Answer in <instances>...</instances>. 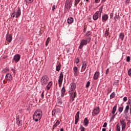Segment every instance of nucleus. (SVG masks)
<instances>
[{"label": "nucleus", "instance_id": "nucleus-52", "mask_svg": "<svg viewBox=\"0 0 131 131\" xmlns=\"http://www.w3.org/2000/svg\"><path fill=\"white\" fill-rule=\"evenodd\" d=\"M102 127H107V122H104Z\"/></svg>", "mask_w": 131, "mask_h": 131}, {"label": "nucleus", "instance_id": "nucleus-31", "mask_svg": "<svg viewBox=\"0 0 131 131\" xmlns=\"http://www.w3.org/2000/svg\"><path fill=\"white\" fill-rule=\"evenodd\" d=\"M56 71H60L61 70V63H59L56 66Z\"/></svg>", "mask_w": 131, "mask_h": 131}, {"label": "nucleus", "instance_id": "nucleus-11", "mask_svg": "<svg viewBox=\"0 0 131 131\" xmlns=\"http://www.w3.org/2000/svg\"><path fill=\"white\" fill-rule=\"evenodd\" d=\"M129 110L130 111V114H131V104L130 105V107L129 105H128L126 106L125 110L124 111V114H127V113H128Z\"/></svg>", "mask_w": 131, "mask_h": 131}, {"label": "nucleus", "instance_id": "nucleus-45", "mask_svg": "<svg viewBox=\"0 0 131 131\" xmlns=\"http://www.w3.org/2000/svg\"><path fill=\"white\" fill-rule=\"evenodd\" d=\"M117 114V113L116 114H115V115L114 114V115L112 116V117L111 118V120H114V118H115Z\"/></svg>", "mask_w": 131, "mask_h": 131}, {"label": "nucleus", "instance_id": "nucleus-62", "mask_svg": "<svg viewBox=\"0 0 131 131\" xmlns=\"http://www.w3.org/2000/svg\"><path fill=\"white\" fill-rule=\"evenodd\" d=\"M125 118H126V119H128V116H127V115L126 114H125Z\"/></svg>", "mask_w": 131, "mask_h": 131}, {"label": "nucleus", "instance_id": "nucleus-25", "mask_svg": "<svg viewBox=\"0 0 131 131\" xmlns=\"http://www.w3.org/2000/svg\"><path fill=\"white\" fill-rule=\"evenodd\" d=\"M73 71L74 75L77 76V71H78V68L77 67H74Z\"/></svg>", "mask_w": 131, "mask_h": 131}, {"label": "nucleus", "instance_id": "nucleus-7", "mask_svg": "<svg viewBox=\"0 0 131 131\" xmlns=\"http://www.w3.org/2000/svg\"><path fill=\"white\" fill-rule=\"evenodd\" d=\"M64 77V75L63 74V72H61L59 74V79L58 80V84L61 85L63 82V78Z\"/></svg>", "mask_w": 131, "mask_h": 131}, {"label": "nucleus", "instance_id": "nucleus-49", "mask_svg": "<svg viewBox=\"0 0 131 131\" xmlns=\"http://www.w3.org/2000/svg\"><path fill=\"white\" fill-rule=\"evenodd\" d=\"M52 84H53V83L52 82V81H50L48 83L47 85H48V86H50L51 88Z\"/></svg>", "mask_w": 131, "mask_h": 131}, {"label": "nucleus", "instance_id": "nucleus-59", "mask_svg": "<svg viewBox=\"0 0 131 131\" xmlns=\"http://www.w3.org/2000/svg\"><path fill=\"white\" fill-rule=\"evenodd\" d=\"M41 99H43V97H45V95L43 94V92L41 93Z\"/></svg>", "mask_w": 131, "mask_h": 131}, {"label": "nucleus", "instance_id": "nucleus-2", "mask_svg": "<svg viewBox=\"0 0 131 131\" xmlns=\"http://www.w3.org/2000/svg\"><path fill=\"white\" fill-rule=\"evenodd\" d=\"M20 16H21V8H20V7H17L16 11H13L12 13L11 14V17L13 18V19H14L15 17V18H19Z\"/></svg>", "mask_w": 131, "mask_h": 131}, {"label": "nucleus", "instance_id": "nucleus-1", "mask_svg": "<svg viewBox=\"0 0 131 131\" xmlns=\"http://www.w3.org/2000/svg\"><path fill=\"white\" fill-rule=\"evenodd\" d=\"M42 117V111L40 109L36 110L33 116V119L35 122L40 120Z\"/></svg>", "mask_w": 131, "mask_h": 131}, {"label": "nucleus", "instance_id": "nucleus-18", "mask_svg": "<svg viewBox=\"0 0 131 131\" xmlns=\"http://www.w3.org/2000/svg\"><path fill=\"white\" fill-rule=\"evenodd\" d=\"M66 92V90L65 87L63 86L61 90H60L61 97H64L65 96V93Z\"/></svg>", "mask_w": 131, "mask_h": 131}, {"label": "nucleus", "instance_id": "nucleus-29", "mask_svg": "<svg viewBox=\"0 0 131 131\" xmlns=\"http://www.w3.org/2000/svg\"><path fill=\"white\" fill-rule=\"evenodd\" d=\"M119 38H120L121 40L122 41L124 39V34L123 33H120L119 34Z\"/></svg>", "mask_w": 131, "mask_h": 131}, {"label": "nucleus", "instance_id": "nucleus-23", "mask_svg": "<svg viewBox=\"0 0 131 131\" xmlns=\"http://www.w3.org/2000/svg\"><path fill=\"white\" fill-rule=\"evenodd\" d=\"M93 20H98V19L99 18V14L98 12L95 13V14L93 15Z\"/></svg>", "mask_w": 131, "mask_h": 131}, {"label": "nucleus", "instance_id": "nucleus-4", "mask_svg": "<svg viewBox=\"0 0 131 131\" xmlns=\"http://www.w3.org/2000/svg\"><path fill=\"white\" fill-rule=\"evenodd\" d=\"M49 79L50 78H49L48 76L46 75H43L40 78L41 84L42 85H46V84H47V83H48L49 82Z\"/></svg>", "mask_w": 131, "mask_h": 131}, {"label": "nucleus", "instance_id": "nucleus-15", "mask_svg": "<svg viewBox=\"0 0 131 131\" xmlns=\"http://www.w3.org/2000/svg\"><path fill=\"white\" fill-rule=\"evenodd\" d=\"M20 59H21V56L19 54H16L13 57V60L15 62H19Z\"/></svg>", "mask_w": 131, "mask_h": 131}, {"label": "nucleus", "instance_id": "nucleus-10", "mask_svg": "<svg viewBox=\"0 0 131 131\" xmlns=\"http://www.w3.org/2000/svg\"><path fill=\"white\" fill-rule=\"evenodd\" d=\"M79 114H80V112L78 111L75 116V124H77V123L79 121Z\"/></svg>", "mask_w": 131, "mask_h": 131}, {"label": "nucleus", "instance_id": "nucleus-33", "mask_svg": "<svg viewBox=\"0 0 131 131\" xmlns=\"http://www.w3.org/2000/svg\"><path fill=\"white\" fill-rule=\"evenodd\" d=\"M57 111L56 110H54L52 112V116H54V117H56V115H57Z\"/></svg>", "mask_w": 131, "mask_h": 131}, {"label": "nucleus", "instance_id": "nucleus-63", "mask_svg": "<svg viewBox=\"0 0 131 131\" xmlns=\"http://www.w3.org/2000/svg\"><path fill=\"white\" fill-rule=\"evenodd\" d=\"M60 131H64V128H60Z\"/></svg>", "mask_w": 131, "mask_h": 131}, {"label": "nucleus", "instance_id": "nucleus-48", "mask_svg": "<svg viewBox=\"0 0 131 131\" xmlns=\"http://www.w3.org/2000/svg\"><path fill=\"white\" fill-rule=\"evenodd\" d=\"M110 15L111 19H113V17L114 16V13H111Z\"/></svg>", "mask_w": 131, "mask_h": 131}, {"label": "nucleus", "instance_id": "nucleus-42", "mask_svg": "<svg viewBox=\"0 0 131 131\" xmlns=\"http://www.w3.org/2000/svg\"><path fill=\"white\" fill-rule=\"evenodd\" d=\"M116 130V131H120V125H119L118 124L117 125Z\"/></svg>", "mask_w": 131, "mask_h": 131}, {"label": "nucleus", "instance_id": "nucleus-53", "mask_svg": "<svg viewBox=\"0 0 131 131\" xmlns=\"http://www.w3.org/2000/svg\"><path fill=\"white\" fill-rule=\"evenodd\" d=\"M125 4H129L130 3V0H125Z\"/></svg>", "mask_w": 131, "mask_h": 131}, {"label": "nucleus", "instance_id": "nucleus-39", "mask_svg": "<svg viewBox=\"0 0 131 131\" xmlns=\"http://www.w3.org/2000/svg\"><path fill=\"white\" fill-rule=\"evenodd\" d=\"M9 71V68H6L2 71V73H6Z\"/></svg>", "mask_w": 131, "mask_h": 131}, {"label": "nucleus", "instance_id": "nucleus-19", "mask_svg": "<svg viewBox=\"0 0 131 131\" xmlns=\"http://www.w3.org/2000/svg\"><path fill=\"white\" fill-rule=\"evenodd\" d=\"M99 75H100V73L99 72H96L94 75L93 79L97 80L99 78Z\"/></svg>", "mask_w": 131, "mask_h": 131}, {"label": "nucleus", "instance_id": "nucleus-22", "mask_svg": "<svg viewBox=\"0 0 131 131\" xmlns=\"http://www.w3.org/2000/svg\"><path fill=\"white\" fill-rule=\"evenodd\" d=\"M103 12V6L99 8V10L97 11L98 14L99 15V18H101V15Z\"/></svg>", "mask_w": 131, "mask_h": 131}, {"label": "nucleus", "instance_id": "nucleus-13", "mask_svg": "<svg viewBox=\"0 0 131 131\" xmlns=\"http://www.w3.org/2000/svg\"><path fill=\"white\" fill-rule=\"evenodd\" d=\"M94 114L95 115H98L99 113H100V107H97L95 108L94 109L92 112V114Z\"/></svg>", "mask_w": 131, "mask_h": 131}, {"label": "nucleus", "instance_id": "nucleus-34", "mask_svg": "<svg viewBox=\"0 0 131 131\" xmlns=\"http://www.w3.org/2000/svg\"><path fill=\"white\" fill-rule=\"evenodd\" d=\"M110 34V33L109 32V30H106L105 33H104V36L105 37H107L108 35Z\"/></svg>", "mask_w": 131, "mask_h": 131}, {"label": "nucleus", "instance_id": "nucleus-51", "mask_svg": "<svg viewBox=\"0 0 131 131\" xmlns=\"http://www.w3.org/2000/svg\"><path fill=\"white\" fill-rule=\"evenodd\" d=\"M128 75H129V76H131V68L129 69V70L128 71Z\"/></svg>", "mask_w": 131, "mask_h": 131}, {"label": "nucleus", "instance_id": "nucleus-36", "mask_svg": "<svg viewBox=\"0 0 131 131\" xmlns=\"http://www.w3.org/2000/svg\"><path fill=\"white\" fill-rule=\"evenodd\" d=\"M80 2V0H75L74 1V6L77 7V5L79 4V2Z\"/></svg>", "mask_w": 131, "mask_h": 131}, {"label": "nucleus", "instance_id": "nucleus-43", "mask_svg": "<svg viewBox=\"0 0 131 131\" xmlns=\"http://www.w3.org/2000/svg\"><path fill=\"white\" fill-rule=\"evenodd\" d=\"M126 126V124H124V125H122V131L124 130L125 129V127Z\"/></svg>", "mask_w": 131, "mask_h": 131}, {"label": "nucleus", "instance_id": "nucleus-44", "mask_svg": "<svg viewBox=\"0 0 131 131\" xmlns=\"http://www.w3.org/2000/svg\"><path fill=\"white\" fill-rule=\"evenodd\" d=\"M114 85H118L119 84V82H118V80H115L114 82Z\"/></svg>", "mask_w": 131, "mask_h": 131}, {"label": "nucleus", "instance_id": "nucleus-28", "mask_svg": "<svg viewBox=\"0 0 131 131\" xmlns=\"http://www.w3.org/2000/svg\"><path fill=\"white\" fill-rule=\"evenodd\" d=\"M16 124L19 126L22 125V121H20L19 118H16Z\"/></svg>", "mask_w": 131, "mask_h": 131}, {"label": "nucleus", "instance_id": "nucleus-40", "mask_svg": "<svg viewBox=\"0 0 131 131\" xmlns=\"http://www.w3.org/2000/svg\"><path fill=\"white\" fill-rule=\"evenodd\" d=\"M49 42H50V37H48L46 41V46L48 47L49 45Z\"/></svg>", "mask_w": 131, "mask_h": 131}, {"label": "nucleus", "instance_id": "nucleus-9", "mask_svg": "<svg viewBox=\"0 0 131 131\" xmlns=\"http://www.w3.org/2000/svg\"><path fill=\"white\" fill-rule=\"evenodd\" d=\"M5 78L7 81H12L13 80V76L10 73H7L6 75Z\"/></svg>", "mask_w": 131, "mask_h": 131}, {"label": "nucleus", "instance_id": "nucleus-38", "mask_svg": "<svg viewBox=\"0 0 131 131\" xmlns=\"http://www.w3.org/2000/svg\"><path fill=\"white\" fill-rule=\"evenodd\" d=\"M120 124L121 125H124V124H126V123L125 122V120L124 119H121L120 120Z\"/></svg>", "mask_w": 131, "mask_h": 131}, {"label": "nucleus", "instance_id": "nucleus-20", "mask_svg": "<svg viewBox=\"0 0 131 131\" xmlns=\"http://www.w3.org/2000/svg\"><path fill=\"white\" fill-rule=\"evenodd\" d=\"M84 126H88L89 125V121L88 118H85L83 120Z\"/></svg>", "mask_w": 131, "mask_h": 131}, {"label": "nucleus", "instance_id": "nucleus-8", "mask_svg": "<svg viewBox=\"0 0 131 131\" xmlns=\"http://www.w3.org/2000/svg\"><path fill=\"white\" fill-rule=\"evenodd\" d=\"M75 89H76V84L75 83H71L69 92H76L75 91Z\"/></svg>", "mask_w": 131, "mask_h": 131}, {"label": "nucleus", "instance_id": "nucleus-3", "mask_svg": "<svg viewBox=\"0 0 131 131\" xmlns=\"http://www.w3.org/2000/svg\"><path fill=\"white\" fill-rule=\"evenodd\" d=\"M92 40V37L86 38V39H82L81 40L79 48L81 49L83 48V46H86L88 43H90Z\"/></svg>", "mask_w": 131, "mask_h": 131}, {"label": "nucleus", "instance_id": "nucleus-57", "mask_svg": "<svg viewBox=\"0 0 131 131\" xmlns=\"http://www.w3.org/2000/svg\"><path fill=\"white\" fill-rule=\"evenodd\" d=\"M46 89H47V91H49L51 89V87H50V86L47 85L46 86Z\"/></svg>", "mask_w": 131, "mask_h": 131}, {"label": "nucleus", "instance_id": "nucleus-5", "mask_svg": "<svg viewBox=\"0 0 131 131\" xmlns=\"http://www.w3.org/2000/svg\"><path fill=\"white\" fill-rule=\"evenodd\" d=\"M69 94L70 97L69 102H70V103H72V102L74 101V99L76 98V96H77V93H76V92H69Z\"/></svg>", "mask_w": 131, "mask_h": 131}, {"label": "nucleus", "instance_id": "nucleus-12", "mask_svg": "<svg viewBox=\"0 0 131 131\" xmlns=\"http://www.w3.org/2000/svg\"><path fill=\"white\" fill-rule=\"evenodd\" d=\"M82 65L81 67V69H82L81 71L83 72L85 71V69H86V67L88 66L87 65L88 63L85 61H82Z\"/></svg>", "mask_w": 131, "mask_h": 131}, {"label": "nucleus", "instance_id": "nucleus-30", "mask_svg": "<svg viewBox=\"0 0 131 131\" xmlns=\"http://www.w3.org/2000/svg\"><path fill=\"white\" fill-rule=\"evenodd\" d=\"M85 35V36H87V37H91V36H92V32L88 31Z\"/></svg>", "mask_w": 131, "mask_h": 131}, {"label": "nucleus", "instance_id": "nucleus-6", "mask_svg": "<svg viewBox=\"0 0 131 131\" xmlns=\"http://www.w3.org/2000/svg\"><path fill=\"white\" fill-rule=\"evenodd\" d=\"M72 7V0H66L64 4V8L66 10H70Z\"/></svg>", "mask_w": 131, "mask_h": 131}, {"label": "nucleus", "instance_id": "nucleus-50", "mask_svg": "<svg viewBox=\"0 0 131 131\" xmlns=\"http://www.w3.org/2000/svg\"><path fill=\"white\" fill-rule=\"evenodd\" d=\"M56 10V5H53L52 6V11L54 12Z\"/></svg>", "mask_w": 131, "mask_h": 131}, {"label": "nucleus", "instance_id": "nucleus-35", "mask_svg": "<svg viewBox=\"0 0 131 131\" xmlns=\"http://www.w3.org/2000/svg\"><path fill=\"white\" fill-rule=\"evenodd\" d=\"M33 1L34 0H25V2L26 4L29 5V4H32V3H33Z\"/></svg>", "mask_w": 131, "mask_h": 131}, {"label": "nucleus", "instance_id": "nucleus-21", "mask_svg": "<svg viewBox=\"0 0 131 131\" xmlns=\"http://www.w3.org/2000/svg\"><path fill=\"white\" fill-rule=\"evenodd\" d=\"M67 21L68 24H72V23L74 21V19L73 18V17H69L68 18Z\"/></svg>", "mask_w": 131, "mask_h": 131}, {"label": "nucleus", "instance_id": "nucleus-64", "mask_svg": "<svg viewBox=\"0 0 131 131\" xmlns=\"http://www.w3.org/2000/svg\"><path fill=\"white\" fill-rule=\"evenodd\" d=\"M102 131H106V128H102Z\"/></svg>", "mask_w": 131, "mask_h": 131}, {"label": "nucleus", "instance_id": "nucleus-47", "mask_svg": "<svg viewBox=\"0 0 131 131\" xmlns=\"http://www.w3.org/2000/svg\"><path fill=\"white\" fill-rule=\"evenodd\" d=\"M90 84L91 82H90V81H88L87 83L86 84V88H89Z\"/></svg>", "mask_w": 131, "mask_h": 131}, {"label": "nucleus", "instance_id": "nucleus-58", "mask_svg": "<svg viewBox=\"0 0 131 131\" xmlns=\"http://www.w3.org/2000/svg\"><path fill=\"white\" fill-rule=\"evenodd\" d=\"M56 112L57 113H61V110H60V108H58L57 111H56Z\"/></svg>", "mask_w": 131, "mask_h": 131}, {"label": "nucleus", "instance_id": "nucleus-16", "mask_svg": "<svg viewBox=\"0 0 131 131\" xmlns=\"http://www.w3.org/2000/svg\"><path fill=\"white\" fill-rule=\"evenodd\" d=\"M12 35L9 33L6 34V40L8 41V42H11V41H12Z\"/></svg>", "mask_w": 131, "mask_h": 131}, {"label": "nucleus", "instance_id": "nucleus-46", "mask_svg": "<svg viewBox=\"0 0 131 131\" xmlns=\"http://www.w3.org/2000/svg\"><path fill=\"white\" fill-rule=\"evenodd\" d=\"M126 61V62H130V57L127 56Z\"/></svg>", "mask_w": 131, "mask_h": 131}, {"label": "nucleus", "instance_id": "nucleus-26", "mask_svg": "<svg viewBox=\"0 0 131 131\" xmlns=\"http://www.w3.org/2000/svg\"><path fill=\"white\" fill-rule=\"evenodd\" d=\"M117 109V105H115L112 110V113L113 115H114L115 114V112H116V110Z\"/></svg>", "mask_w": 131, "mask_h": 131}, {"label": "nucleus", "instance_id": "nucleus-41", "mask_svg": "<svg viewBox=\"0 0 131 131\" xmlns=\"http://www.w3.org/2000/svg\"><path fill=\"white\" fill-rule=\"evenodd\" d=\"M75 63H76V64H78L79 63V58H77L75 59Z\"/></svg>", "mask_w": 131, "mask_h": 131}, {"label": "nucleus", "instance_id": "nucleus-55", "mask_svg": "<svg viewBox=\"0 0 131 131\" xmlns=\"http://www.w3.org/2000/svg\"><path fill=\"white\" fill-rule=\"evenodd\" d=\"M57 104L58 105H62V101L60 100L58 101Z\"/></svg>", "mask_w": 131, "mask_h": 131}, {"label": "nucleus", "instance_id": "nucleus-60", "mask_svg": "<svg viewBox=\"0 0 131 131\" xmlns=\"http://www.w3.org/2000/svg\"><path fill=\"white\" fill-rule=\"evenodd\" d=\"M100 1L101 0H95V3H96V4H98L100 3Z\"/></svg>", "mask_w": 131, "mask_h": 131}, {"label": "nucleus", "instance_id": "nucleus-24", "mask_svg": "<svg viewBox=\"0 0 131 131\" xmlns=\"http://www.w3.org/2000/svg\"><path fill=\"white\" fill-rule=\"evenodd\" d=\"M114 19L115 21H117V20H120V16H119V13H118L116 12L115 13V16L114 17Z\"/></svg>", "mask_w": 131, "mask_h": 131}, {"label": "nucleus", "instance_id": "nucleus-27", "mask_svg": "<svg viewBox=\"0 0 131 131\" xmlns=\"http://www.w3.org/2000/svg\"><path fill=\"white\" fill-rule=\"evenodd\" d=\"M123 108L124 106L122 104L121 105V106L119 107L118 111H119V114H121V113L123 111Z\"/></svg>", "mask_w": 131, "mask_h": 131}, {"label": "nucleus", "instance_id": "nucleus-17", "mask_svg": "<svg viewBox=\"0 0 131 131\" xmlns=\"http://www.w3.org/2000/svg\"><path fill=\"white\" fill-rule=\"evenodd\" d=\"M108 18H109V17L108 16V14H104L103 15H102V22H106V21L108 20Z\"/></svg>", "mask_w": 131, "mask_h": 131}, {"label": "nucleus", "instance_id": "nucleus-32", "mask_svg": "<svg viewBox=\"0 0 131 131\" xmlns=\"http://www.w3.org/2000/svg\"><path fill=\"white\" fill-rule=\"evenodd\" d=\"M115 98V92H113L110 95V99H114Z\"/></svg>", "mask_w": 131, "mask_h": 131}, {"label": "nucleus", "instance_id": "nucleus-37", "mask_svg": "<svg viewBox=\"0 0 131 131\" xmlns=\"http://www.w3.org/2000/svg\"><path fill=\"white\" fill-rule=\"evenodd\" d=\"M79 129L80 131H85V127H84L82 125H80Z\"/></svg>", "mask_w": 131, "mask_h": 131}, {"label": "nucleus", "instance_id": "nucleus-14", "mask_svg": "<svg viewBox=\"0 0 131 131\" xmlns=\"http://www.w3.org/2000/svg\"><path fill=\"white\" fill-rule=\"evenodd\" d=\"M59 124H60V121L59 120H58L55 122V123H54V125H53L51 130H54L56 129V128H57V127L58 126V125H59Z\"/></svg>", "mask_w": 131, "mask_h": 131}, {"label": "nucleus", "instance_id": "nucleus-56", "mask_svg": "<svg viewBox=\"0 0 131 131\" xmlns=\"http://www.w3.org/2000/svg\"><path fill=\"white\" fill-rule=\"evenodd\" d=\"M109 69H107L106 72H105V74L107 75V74H108V73H109Z\"/></svg>", "mask_w": 131, "mask_h": 131}, {"label": "nucleus", "instance_id": "nucleus-61", "mask_svg": "<svg viewBox=\"0 0 131 131\" xmlns=\"http://www.w3.org/2000/svg\"><path fill=\"white\" fill-rule=\"evenodd\" d=\"M11 71L13 72V73H14V74L15 75V74H16V73H15V70L14 69H12V70H11Z\"/></svg>", "mask_w": 131, "mask_h": 131}, {"label": "nucleus", "instance_id": "nucleus-54", "mask_svg": "<svg viewBox=\"0 0 131 131\" xmlns=\"http://www.w3.org/2000/svg\"><path fill=\"white\" fill-rule=\"evenodd\" d=\"M123 101H124V102H126L127 101V97H124L123 98Z\"/></svg>", "mask_w": 131, "mask_h": 131}]
</instances>
